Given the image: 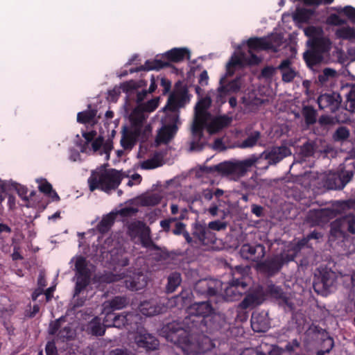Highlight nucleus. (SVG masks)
Returning <instances> with one entry per match:
<instances>
[{
  "instance_id": "1",
  "label": "nucleus",
  "mask_w": 355,
  "mask_h": 355,
  "mask_svg": "<svg viewBox=\"0 0 355 355\" xmlns=\"http://www.w3.org/2000/svg\"><path fill=\"white\" fill-rule=\"evenodd\" d=\"M183 324L173 322L165 325L166 338L181 348L186 354L205 353L213 347L207 334L223 328L227 322L223 314L216 313L209 301L194 302L187 309Z\"/></svg>"
},
{
  "instance_id": "2",
  "label": "nucleus",
  "mask_w": 355,
  "mask_h": 355,
  "mask_svg": "<svg viewBox=\"0 0 355 355\" xmlns=\"http://www.w3.org/2000/svg\"><path fill=\"white\" fill-rule=\"evenodd\" d=\"M250 268L241 265L236 266L232 270V279L225 288L223 293H219L215 304L232 302L239 300L247 291L246 282Z\"/></svg>"
},
{
  "instance_id": "3",
  "label": "nucleus",
  "mask_w": 355,
  "mask_h": 355,
  "mask_svg": "<svg viewBox=\"0 0 355 355\" xmlns=\"http://www.w3.org/2000/svg\"><path fill=\"white\" fill-rule=\"evenodd\" d=\"M341 216L329 225V240L345 242L355 239V209Z\"/></svg>"
},
{
  "instance_id": "4",
  "label": "nucleus",
  "mask_w": 355,
  "mask_h": 355,
  "mask_svg": "<svg viewBox=\"0 0 355 355\" xmlns=\"http://www.w3.org/2000/svg\"><path fill=\"white\" fill-rule=\"evenodd\" d=\"M122 179L119 171L111 168L92 171L87 182L91 191L99 189L108 193L111 190H115L121 184Z\"/></svg>"
},
{
  "instance_id": "5",
  "label": "nucleus",
  "mask_w": 355,
  "mask_h": 355,
  "mask_svg": "<svg viewBox=\"0 0 355 355\" xmlns=\"http://www.w3.org/2000/svg\"><path fill=\"white\" fill-rule=\"evenodd\" d=\"M341 202H343V200L335 201L332 205V208L309 209L306 216V222L310 224L311 227L324 226L327 224L330 220L336 217L337 215L348 211L345 206L344 207L340 204Z\"/></svg>"
},
{
  "instance_id": "6",
  "label": "nucleus",
  "mask_w": 355,
  "mask_h": 355,
  "mask_svg": "<svg viewBox=\"0 0 355 355\" xmlns=\"http://www.w3.org/2000/svg\"><path fill=\"white\" fill-rule=\"evenodd\" d=\"M296 257V254L291 248L286 252H283L273 254L263 261L261 260L257 263V268L268 277H272L282 270L284 265L294 261Z\"/></svg>"
},
{
  "instance_id": "7",
  "label": "nucleus",
  "mask_w": 355,
  "mask_h": 355,
  "mask_svg": "<svg viewBox=\"0 0 355 355\" xmlns=\"http://www.w3.org/2000/svg\"><path fill=\"white\" fill-rule=\"evenodd\" d=\"M257 158L256 155H252L243 160H230L225 161L217 164L216 170L218 173L227 177H230L234 180H237L245 175L247 171L254 166Z\"/></svg>"
},
{
  "instance_id": "8",
  "label": "nucleus",
  "mask_w": 355,
  "mask_h": 355,
  "mask_svg": "<svg viewBox=\"0 0 355 355\" xmlns=\"http://www.w3.org/2000/svg\"><path fill=\"white\" fill-rule=\"evenodd\" d=\"M291 154V150L286 146L272 147L270 149L264 150L259 155H256L257 162H256L254 166L258 169L266 170L269 166L279 163Z\"/></svg>"
},
{
  "instance_id": "9",
  "label": "nucleus",
  "mask_w": 355,
  "mask_h": 355,
  "mask_svg": "<svg viewBox=\"0 0 355 355\" xmlns=\"http://www.w3.org/2000/svg\"><path fill=\"white\" fill-rule=\"evenodd\" d=\"M309 49L303 53V58L308 67L313 69L320 64L326 54H329L331 45L324 44L322 41L314 40L312 44H307Z\"/></svg>"
},
{
  "instance_id": "10",
  "label": "nucleus",
  "mask_w": 355,
  "mask_h": 355,
  "mask_svg": "<svg viewBox=\"0 0 355 355\" xmlns=\"http://www.w3.org/2000/svg\"><path fill=\"white\" fill-rule=\"evenodd\" d=\"M223 282L216 279H202L195 284L193 291L198 296L209 299L214 297L216 300L223 290Z\"/></svg>"
},
{
  "instance_id": "11",
  "label": "nucleus",
  "mask_w": 355,
  "mask_h": 355,
  "mask_svg": "<svg viewBox=\"0 0 355 355\" xmlns=\"http://www.w3.org/2000/svg\"><path fill=\"white\" fill-rule=\"evenodd\" d=\"M281 43L279 35H271L270 37H250L247 41V46L250 50L254 51L272 50L277 51V46Z\"/></svg>"
},
{
  "instance_id": "12",
  "label": "nucleus",
  "mask_w": 355,
  "mask_h": 355,
  "mask_svg": "<svg viewBox=\"0 0 355 355\" xmlns=\"http://www.w3.org/2000/svg\"><path fill=\"white\" fill-rule=\"evenodd\" d=\"M353 175L352 171L343 173H329L324 178L323 186L329 190H341L350 182Z\"/></svg>"
},
{
  "instance_id": "13",
  "label": "nucleus",
  "mask_w": 355,
  "mask_h": 355,
  "mask_svg": "<svg viewBox=\"0 0 355 355\" xmlns=\"http://www.w3.org/2000/svg\"><path fill=\"white\" fill-rule=\"evenodd\" d=\"M192 235L195 244L209 245L215 243L216 234L207 228L205 224L196 222L192 225Z\"/></svg>"
},
{
  "instance_id": "14",
  "label": "nucleus",
  "mask_w": 355,
  "mask_h": 355,
  "mask_svg": "<svg viewBox=\"0 0 355 355\" xmlns=\"http://www.w3.org/2000/svg\"><path fill=\"white\" fill-rule=\"evenodd\" d=\"M342 98L339 93L331 92L320 94L317 100L319 108L327 112H336L341 104Z\"/></svg>"
},
{
  "instance_id": "15",
  "label": "nucleus",
  "mask_w": 355,
  "mask_h": 355,
  "mask_svg": "<svg viewBox=\"0 0 355 355\" xmlns=\"http://www.w3.org/2000/svg\"><path fill=\"white\" fill-rule=\"evenodd\" d=\"M241 257L246 260L259 262L266 255V248L262 244H243L239 250Z\"/></svg>"
},
{
  "instance_id": "16",
  "label": "nucleus",
  "mask_w": 355,
  "mask_h": 355,
  "mask_svg": "<svg viewBox=\"0 0 355 355\" xmlns=\"http://www.w3.org/2000/svg\"><path fill=\"white\" fill-rule=\"evenodd\" d=\"M334 275L332 272L324 271L319 277L314 279L313 287L315 293L322 295H327L329 288L334 283Z\"/></svg>"
},
{
  "instance_id": "17",
  "label": "nucleus",
  "mask_w": 355,
  "mask_h": 355,
  "mask_svg": "<svg viewBox=\"0 0 355 355\" xmlns=\"http://www.w3.org/2000/svg\"><path fill=\"white\" fill-rule=\"evenodd\" d=\"M135 341L139 348H142L146 352L157 349L159 345L156 337L148 333L145 329L137 331L135 336Z\"/></svg>"
},
{
  "instance_id": "18",
  "label": "nucleus",
  "mask_w": 355,
  "mask_h": 355,
  "mask_svg": "<svg viewBox=\"0 0 355 355\" xmlns=\"http://www.w3.org/2000/svg\"><path fill=\"white\" fill-rule=\"evenodd\" d=\"M123 283L128 289L137 291L146 286L148 277L142 271L135 270L125 277Z\"/></svg>"
},
{
  "instance_id": "19",
  "label": "nucleus",
  "mask_w": 355,
  "mask_h": 355,
  "mask_svg": "<svg viewBox=\"0 0 355 355\" xmlns=\"http://www.w3.org/2000/svg\"><path fill=\"white\" fill-rule=\"evenodd\" d=\"M169 120L171 123L164 125L158 132L157 141L159 143L167 144L178 132V116L173 114L169 117Z\"/></svg>"
},
{
  "instance_id": "20",
  "label": "nucleus",
  "mask_w": 355,
  "mask_h": 355,
  "mask_svg": "<svg viewBox=\"0 0 355 355\" xmlns=\"http://www.w3.org/2000/svg\"><path fill=\"white\" fill-rule=\"evenodd\" d=\"M141 318L137 313L129 312L125 314H116V318L114 320V327H125L129 330H139L138 322Z\"/></svg>"
},
{
  "instance_id": "21",
  "label": "nucleus",
  "mask_w": 355,
  "mask_h": 355,
  "mask_svg": "<svg viewBox=\"0 0 355 355\" xmlns=\"http://www.w3.org/2000/svg\"><path fill=\"white\" fill-rule=\"evenodd\" d=\"M141 134L139 129L130 130L125 126L122 130L121 146L125 150H131L136 144L137 140Z\"/></svg>"
},
{
  "instance_id": "22",
  "label": "nucleus",
  "mask_w": 355,
  "mask_h": 355,
  "mask_svg": "<svg viewBox=\"0 0 355 355\" xmlns=\"http://www.w3.org/2000/svg\"><path fill=\"white\" fill-rule=\"evenodd\" d=\"M189 99L188 89L186 87H183L180 91L169 97L168 101V109L175 111L178 107H183Z\"/></svg>"
},
{
  "instance_id": "23",
  "label": "nucleus",
  "mask_w": 355,
  "mask_h": 355,
  "mask_svg": "<svg viewBox=\"0 0 355 355\" xmlns=\"http://www.w3.org/2000/svg\"><path fill=\"white\" fill-rule=\"evenodd\" d=\"M304 34L309 37L307 44H312L314 40L322 41L324 44L331 45V41L327 37H324V31L320 26H310L304 29Z\"/></svg>"
},
{
  "instance_id": "24",
  "label": "nucleus",
  "mask_w": 355,
  "mask_h": 355,
  "mask_svg": "<svg viewBox=\"0 0 355 355\" xmlns=\"http://www.w3.org/2000/svg\"><path fill=\"white\" fill-rule=\"evenodd\" d=\"M251 327L255 332L267 331L270 324L266 314L263 313H253L251 317Z\"/></svg>"
},
{
  "instance_id": "25",
  "label": "nucleus",
  "mask_w": 355,
  "mask_h": 355,
  "mask_svg": "<svg viewBox=\"0 0 355 355\" xmlns=\"http://www.w3.org/2000/svg\"><path fill=\"white\" fill-rule=\"evenodd\" d=\"M277 69L280 71L282 81L284 83L292 82L298 73L292 67L291 60L288 58L283 60Z\"/></svg>"
},
{
  "instance_id": "26",
  "label": "nucleus",
  "mask_w": 355,
  "mask_h": 355,
  "mask_svg": "<svg viewBox=\"0 0 355 355\" xmlns=\"http://www.w3.org/2000/svg\"><path fill=\"white\" fill-rule=\"evenodd\" d=\"M190 57V51L187 48H173L163 55V58L168 61L175 63L180 62L185 58L189 60Z\"/></svg>"
},
{
  "instance_id": "27",
  "label": "nucleus",
  "mask_w": 355,
  "mask_h": 355,
  "mask_svg": "<svg viewBox=\"0 0 355 355\" xmlns=\"http://www.w3.org/2000/svg\"><path fill=\"white\" fill-rule=\"evenodd\" d=\"M264 300L263 295L258 291H253L247 294L243 300L239 304V309H253L260 305Z\"/></svg>"
},
{
  "instance_id": "28",
  "label": "nucleus",
  "mask_w": 355,
  "mask_h": 355,
  "mask_svg": "<svg viewBox=\"0 0 355 355\" xmlns=\"http://www.w3.org/2000/svg\"><path fill=\"white\" fill-rule=\"evenodd\" d=\"M323 234L322 232L313 230V232L308 234L303 239L300 240L294 246L291 248L292 250L297 255L298 252L303 248L304 247L311 248V244L309 243L311 240H315L316 242H319V241L322 238Z\"/></svg>"
},
{
  "instance_id": "29",
  "label": "nucleus",
  "mask_w": 355,
  "mask_h": 355,
  "mask_svg": "<svg viewBox=\"0 0 355 355\" xmlns=\"http://www.w3.org/2000/svg\"><path fill=\"white\" fill-rule=\"evenodd\" d=\"M169 65L168 62L161 60H148L145 62L144 65L130 69L129 72L130 73H134L141 71L159 70L164 67H169Z\"/></svg>"
},
{
  "instance_id": "30",
  "label": "nucleus",
  "mask_w": 355,
  "mask_h": 355,
  "mask_svg": "<svg viewBox=\"0 0 355 355\" xmlns=\"http://www.w3.org/2000/svg\"><path fill=\"white\" fill-rule=\"evenodd\" d=\"M231 122L232 118L227 115L216 116L208 124L207 130L210 133H216L227 127Z\"/></svg>"
},
{
  "instance_id": "31",
  "label": "nucleus",
  "mask_w": 355,
  "mask_h": 355,
  "mask_svg": "<svg viewBox=\"0 0 355 355\" xmlns=\"http://www.w3.org/2000/svg\"><path fill=\"white\" fill-rule=\"evenodd\" d=\"M140 312L146 316H153L162 312V307L154 300L141 302L139 306Z\"/></svg>"
},
{
  "instance_id": "32",
  "label": "nucleus",
  "mask_w": 355,
  "mask_h": 355,
  "mask_svg": "<svg viewBox=\"0 0 355 355\" xmlns=\"http://www.w3.org/2000/svg\"><path fill=\"white\" fill-rule=\"evenodd\" d=\"M116 214L110 212V214L104 216L101 220L97 225V230L101 234L107 233L116 220Z\"/></svg>"
},
{
  "instance_id": "33",
  "label": "nucleus",
  "mask_w": 355,
  "mask_h": 355,
  "mask_svg": "<svg viewBox=\"0 0 355 355\" xmlns=\"http://www.w3.org/2000/svg\"><path fill=\"white\" fill-rule=\"evenodd\" d=\"M105 327L101 323V319L96 316L94 317L88 324L87 329L89 332L96 336L104 335L105 332Z\"/></svg>"
},
{
  "instance_id": "34",
  "label": "nucleus",
  "mask_w": 355,
  "mask_h": 355,
  "mask_svg": "<svg viewBox=\"0 0 355 355\" xmlns=\"http://www.w3.org/2000/svg\"><path fill=\"white\" fill-rule=\"evenodd\" d=\"M315 15V10L308 8H297L293 19L299 23H309Z\"/></svg>"
},
{
  "instance_id": "35",
  "label": "nucleus",
  "mask_w": 355,
  "mask_h": 355,
  "mask_svg": "<svg viewBox=\"0 0 355 355\" xmlns=\"http://www.w3.org/2000/svg\"><path fill=\"white\" fill-rule=\"evenodd\" d=\"M128 304V298L125 296H115L104 303V306L112 311L122 309Z\"/></svg>"
},
{
  "instance_id": "36",
  "label": "nucleus",
  "mask_w": 355,
  "mask_h": 355,
  "mask_svg": "<svg viewBox=\"0 0 355 355\" xmlns=\"http://www.w3.org/2000/svg\"><path fill=\"white\" fill-rule=\"evenodd\" d=\"M246 60V54L241 52L239 54H234L230 61L226 65L227 73L229 75L233 74V71H231L232 68H234L236 66L243 67L245 65V60Z\"/></svg>"
},
{
  "instance_id": "37",
  "label": "nucleus",
  "mask_w": 355,
  "mask_h": 355,
  "mask_svg": "<svg viewBox=\"0 0 355 355\" xmlns=\"http://www.w3.org/2000/svg\"><path fill=\"white\" fill-rule=\"evenodd\" d=\"M302 114L306 125H313L317 121V111L311 105H304L302 109Z\"/></svg>"
},
{
  "instance_id": "38",
  "label": "nucleus",
  "mask_w": 355,
  "mask_h": 355,
  "mask_svg": "<svg viewBox=\"0 0 355 355\" xmlns=\"http://www.w3.org/2000/svg\"><path fill=\"white\" fill-rule=\"evenodd\" d=\"M75 271L76 275L85 276L91 275V271L88 268V261L85 257L83 256L76 257L75 263Z\"/></svg>"
},
{
  "instance_id": "39",
  "label": "nucleus",
  "mask_w": 355,
  "mask_h": 355,
  "mask_svg": "<svg viewBox=\"0 0 355 355\" xmlns=\"http://www.w3.org/2000/svg\"><path fill=\"white\" fill-rule=\"evenodd\" d=\"M241 89V78H236L226 85H220L218 90L220 94L226 95L228 93H236Z\"/></svg>"
},
{
  "instance_id": "40",
  "label": "nucleus",
  "mask_w": 355,
  "mask_h": 355,
  "mask_svg": "<svg viewBox=\"0 0 355 355\" xmlns=\"http://www.w3.org/2000/svg\"><path fill=\"white\" fill-rule=\"evenodd\" d=\"M335 34L338 39L348 40L350 42H355V28L354 27H342L337 29Z\"/></svg>"
},
{
  "instance_id": "41",
  "label": "nucleus",
  "mask_w": 355,
  "mask_h": 355,
  "mask_svg": "<svg viewBox=\"0 0 355 355\" xmlns=\"http://www.w3.org/2000/svg\"><path fill=\"white\" fill-rule=\"evenodd\" d=\"M266 292L272 297L278 300H282L283 302H288V298L286 297V293L284 292L283 289L279 286L270 284L268 286Z\"/></svg>"
},
{
  "instance_id": "42",
  "label": "nucleus",
  "mask_w": 355,
  "mask_h": 355,
  "mask_svg": "<svg viewBox=\"0 0 355 355\" xmlns=\"http://www.w3.org/2000/svg\"><path fill=\"white\" fill-rule=\"evenodd\" d=\"M182 282L181 275L178 272H172L168 277V282L166 287V292L171 293L180 285Z\"/></svg>"
},
{
  "instance_id": "43",
  "label": "nucleus",
  "mask_w": 355,
  "mask_h": 355,
  "mask_svg": "<svg viewBox=\"0 0 355 355\" xmlns=\"http://www.w3.org/2000/svg\"><path fill=\"white\" fill-rule=\"evenodd\" d=\"M77 279L74 288V297L78 296L89 284L91 275H76Z\"/></svg>"
},
{
  "instance_id": "44",
  "label": "nucleus",
  "mask_w": 355,
  "mask_h": 355,
  "mask_svg": "<svg viewBox=\"0 0 355 355\" xmlns=\"http://www.w3.org/2000/svg\"><path fill=\"white\" fill-rule=\"evenodd\" d=\"M144 111H141V108L138 106L136 107L132 114V121L133 129H139L141 133L144 121L145 116L144 115Z\"/></svg>"
},
{
  "instance_id": "45",
  "label": "nucleus",
  "mask_w": 355,
  "mask_h": 355,
  "mask_svg": "<svg viewBox=\"0 0 355 355\" xmlns=\"http://www.w3.org/2000/svg\"><path fill=\"white\" fill-rule=\"evenodd\" d=\"M346 89H349L346 93L345 108L351 112H355V84L347 85Z\"/></svg>"
},
{
  "instance_id": "46",
  "label": "nucleus",
  "mask_w": 355,
  "mask_h": 355,
  "mask_svg": "<svg viewBox=\"0 0 355 355\" xmlns=\"http://www.w3.org/2000/svg\"><path fill=\"white\" fill-rule=\"evenodd\" d=\"M148 227L141 220L134 221L128 225V231L131 236H139Z\"/></svg>"
},
{
  "instance_id": "47",
  "label": "nucleus",
  "mask_w": 355,
  "mask_h": 355,
  "mask_svg": "<svg viewBox=\"0 0 355 355\" xmlns=\"http://www.w3.org/2000/svg\"><path fill=\"white\" fill-rule=\"evenodd\" d=\"M97 114L96 110H88L78 112L77 114V121L82 124H86L92 122Z\"/></svg>"
},
{
  "instance_id": "48",
  "label": "nucleus",
  "mask_w": 355,
  "mask_h": 355,
  "mask_svg": "<svg viewBox=\"0 0 355 355\" xmlns=\"http://www.w3.org/2000/svg\"><path fill=\"white\" fill-rule=\"evenodd\" d=\"M336 76V71L331 68H325L318 76L317 82L322 86L327 85L329 80L333 79Z\"/></svg>"
},
{
  "instance_id": "49",
  "label": "nucleus",
  "mask_w": 355,
  "mask_h": 355,
  "mask_svg": "<svg viewBox=\"0 0 355 355\" xmlns=\"http://www.w3.org/2000/svg\"><path fill=\"white\" fill-rule=\"evenodd\" d=\"M261 137L259 131H254L241 143L242 148H251L254 146Z\"/></svg>"
},
{
  "instance_id": "50",
  "label": "nucleus",
  "mask_w": 355,
  "mask_h": 355,
  "mask_svg": "<svg viewBox=\"0 0 355 355\" xmlns=\"http://www.w3.org/2000/svg\"><path fill=\"white\" fill-rule=\"evenodd\" d=\"M150 230L149 227L146 229L144 232H143L139 236V239L141 243L144 247H153L154 249H159L157 245H156L152 241L150 236Z\"/></svg>"
},
{
  "instance_id": "51",
  "label": "nucleus",
  "mask_w": 355,
  "mask_h": 355,
  "mask_svg": "<svg viewBox=\"0 0 355 355\" xmlns=\"http://www.w3.org/2000/svg\"><path fill=\"white\" fill-rule=\"evenodd\" d=\"M103 313H105V317L103 319V325L107 327H114V320L116 318V313L109 309L107 306H103Z\"/></svg>"
},
{
  "instance_id": "52",
  "label": "nucleus",
  "mask_w": 355,
  "mask_h": 355,
  "mask_svg": "<svg viewBox=\"0 0 355 355\" xmlns=\"http://www.w3.org/2000/svg\"><path fill=\"white\" fill-rule=\"evenodd\" d=\"M334 9L338 13L345 15L352 24H355V8L351 6H346L343 8L338 7Z\"/></svg>"
},
{
  "instance_id": "53",
  "label": "nucleus",
  "mask_w": 355,
  "mask_h": 355,
  "mask_svg": "<svg viewBox=\"0 0 355 355\" xmlns=\"http://www.w3.org/2000/svg\"><path fill=\"white\" fill-rule=\"evenodd\" d=\"M350 135L349 129L345 126H340L335 131L333 138L336 141L347 140Z\"/></svg>"
},
{
  "instance_id": "54",
  "label": "nucleus",
  "mask_w": 355,
  "mask_h": 355,
  "mask_svg": "<svg viewBox=\"0 0 355 355\" xmlns=\"http://www.w3.org/2000/svg\"><path fill=\"white\" fill-rule=\"evenodd\" d=\"M159 105V98H155L148 101L146 103H141L138 106L141 111L145 112H152L155 111Z\"/></svg>"
},
{
  "instance_id": "55",
  "label": "nucleus",
  "mask_w": 355,
  "mask_h": 355,
  "mask_svg": "<svg viewBox=\"0 0 355 355\" xmlns=\"http://www.w3.org/2000/svg\"><path fill=\"white\" fill-rule=\"evenodd\" d=\"M36 182L38 184V190L45 196L49 193L53 189L51 184L45 178H37L36 179Z\"/></svg>"
},
{
  "instance_id": "56",
  "label": "nucleus",
  "mask_w": 355,
  "mask_h": 355,
  "mask_svg": "<svg viewBox=\"0 0 355 355\" xmlns=\"http://www.w3.org/2000/svg\"><path fill=\"white\" fill-rule=\"evenodd\" d=\"M315 151V145L313 143L306 142L302 145L300 149V153L303 157H309L314 155Z\"/></svg>"
},
{
  "instance_id": "57",
  "label": "nucleus",
  "mask_w": 355,
  "mask_h": 355,
  "mask_svg": "<svg viewBox=\"0 0 355 355\" xmlns=\"http://www.w3.org/2000/svg\"><path fill=\"white\" fill-rule=\"evenodd\" d=\"M211 105V99L209 97H205L200 99L197 103L195 110H197L200 113V114H203L205 112H207V110Z\"/></svg>"
},
{
  "instance_id": "58",
  "label": "nucleus",
  "mask_w": 355,
  "mask_h": 355,
  "mask_svg": "<svg viewBox=\"0 0 355 355\" xmlns=\"http://www.w3.org/2000/svg\"><path fill=\"white\" fill-rule=\"evenodd\" d=\"M162 197L157 193H153L143 199V204L146 206H155L160 203Z\"/></svg>"
},
{
  "instance_id": "59",
  "label": "nucleus",
  "mask_w": 355,
  "mask_h": 355,
  "mask_svg": "<svg viewBox=\"0 0 355 355\" xmlns=\"http://www.w3.org/2000/svg\"><path fill=\"white\" fill-rule=\"evenodd\" d=\"M205 123L198 121H194L192 125L191 132L194 137L201 139L203 136V128Z\"/></svg>"
},
{
  "instance_id": "60",
  "label": "nucleus",
  "mask_w": 355,
  "mask_h": 355,
  "mask_svg": "<svg viewBox=\"0 0 355 355\" xmlns=\"http://www.w3.org/2000/svg\"><path fill=\"white\" fill-rule=\"evenodd\" d=\"M227 223L225 221H221L220 220H216L214 221H211L208 223L207 228L212 232L214 231H221L225 230L227 228Z\"/></svg>"
},
{
  "instance_id": "61",
  "label": "nucleus",
  "mask_w": 355,
  "mask_h": 355,
  "mask_svg": "<svg viewBox=\"0 0 355 355\" xmlns=\"http://www.w3.org/2000/svg\"><path fill=\"white\" fill-rule=\"evenodd\" d=\"M320 346L321 349H324L326 352L329 353L334 347L333 338L329 336H326L324 338H322Z\"/></svg>"
},
{
  "instance_id": "62",
  "label": "nucleus",
  "mask_w": 355,
  "mask_h": 355,
  "mask_svg": "<svg viewBox=\"0 0 355 355\" xmlns=\"http://www.w3.org/2000/svg\"><path fill=\"white\" fill-rule=\"evenodd\" d=\"M254 51L248 49L249 55H246L245 65H257L261 62V58L255 55Z\"/></svg>"
},
{
  "instance_id": "63",
  "label": "nucleus",
  "mask_w": 355,
  "mask_h": 355,
  "mask_svg": "<svg viewBox=\"0 0 355 355\" xmlns=\"http://www.w3.org/2000/svg\"><path fill=\"white\" fill-rule=\"evenodd\" d=\"M327 24L331 26H341L347 23L336 14H331L327 19Z\"/></svg>"
},
{
  "instance_id": "64",
  "label": "nucleus",
  "mask_w": 355,
  "mask_h": 355,
  "mask_svg": "<svg viewBox=\"0 0 355 355\" xmlns=\"http://www.w3.org/2000/svg\"><path fill=\"white\" fill-rule=\"evenodd\" d=\"M120 87L123 92L130 93L134 90H136L139 86L134 80H130L121 83Z\"/></svg>"
}]
</instances>
